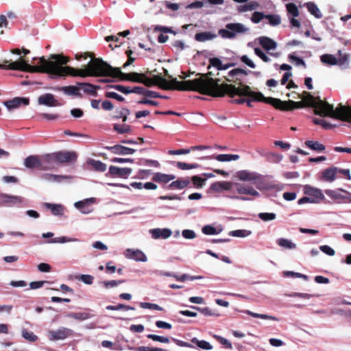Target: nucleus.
I'll list each match as a JSON object with an SVG mask.
<instances>
[{
    "instance_id": "obj_1",
    "label": "nucleus",
    "mask_w": 351,
    "mask_h": 351,
    "mask_svg": "<svg viewBox=\"0 0 351 351\" xmlns=\"http://www.w3.org/2000/svg\"><path fill=\"white\" fill-rule=\"evenodd\" d=\"M69 62V58L62 54H52L48 60L43 56L39 58L38 65H30L23 58H20L19 60L8 64V68L10 70H19L29 73H44L57 76H80L99 77L110 76L116 77L115 70L100 58H93L88 62L84 69H75L66 65Z\"/></svg>"
},
{
    "instance_id": "obj_2",
    "label": "nucleus",
    "mask_w": 351,
    "mask_h": 351,
    "mask_svg": "<svg viewBox=\"0 0 351 351\" xmlns=\"http://www.w3.org/2000/svg\"><path fill=\"white\" fill-rule=\"evenodd\" d=\"M199 78L193 80H185L179 82L174 80L173 82L180 85L179 90L181 91H196L202 95H209L215 97H221L228 95L233 98L236 95L252 96L253 90L249 86L242 88H236L235 85L226 83L219 84V79L211 77L212 72L206 73H197Z\"/></svg>"
},
{
    "instance_id": "obj_3",
    "label": "nucleus",
    "mask_w": 351,
    "mask_h": 351,
    "mask_svg": "<svg viewBox=\"0 0 351 351\" xmlns=\"http://www.w3.org/2000/svg\"><path fill=\"white\" fill-rule=\"evenodd\" d=\"M252 97L256 101H262L274 106L276 109L282 111H291L296 108L304 107H312L314 108L315 114L322 117H327V110H332L330 104L322 101L319 97H313L310 93L304 91L298 97L302 98L300 101L292 100L282 101L280 99L274 97H265L261 93L253 91Z\"/></svg>"
},
{
    "instance_id": "obj_4",
    "label": "nucleus",
    "mask_w": 351,
    "mask_h": 351,
    "mask_svg": "<svg viewBox=\"0 0 351 351\" xmlns=\"http://www.w3.org/2000/svg\"><path fill=\"white\" fill-rule=\"evenodd\" d=\"M174 80H177V79L173 78L169 82L165 78L159 75H154L152 78H150L147 77L145 75V74H144V77L143 78V82H141V84H144L147 87L158 86L161 89L163 90H179L180 85L177 83L173 82Z\"/></svg>"
},
{
    "instance_id": "obj_5",
    "label": "nucleus",
    "mask_w": 351,
    "mask_h": 351,
    "mask_svg": "<svg viewBox=\"0 0 351 351\" xmlns=\"http://www.w3.org/2000/svg\"><path fill=\"white\" fill-rule=\"evenodd\" d=\"M77 154L74 151H60L46 154L43 159L45 162H56L60 164L70 163L76 161Z\"/></svg>"
},
{
    "instance_id": "obj_6",
    "label": "nucleus",
    "mask_w": 351,
    "mask_h": 351,
    "mask_svg": "<svg viewBox=\"0 0 351 351\" xmlns=\"http://www.w3.org/2000/svg\"><path fill=\"white\" fill-rule=\"evenodd\" d=\"M330 107L332 110L331 111L329 110H327V117L351 123L350 106L339 104L335 110L331 104Z\"/></svg>"
},
{
    "instance_id": "obj_7",
    "label": "nucleus",
    "mask_w": 351,
    "mask_h": 351,
    "mask_svg": "<svg viewBox=\"0 0 351 351\" xmlns=\"http://www.w3.org/2000/svg\"><path fill=\"white\" fill-rule=\"evenodd\" d=\"M325 193L337 204L351 203V193L343 189H327Z\"/></svg>"
},
{
    "instance_id": "obj_8",
    "label": "nucleus",
    "mask_w": 351,
    "mask_h": 351,
    "mask_svg": "<svg viewBox=\"0 0 351 351\" xmlns=\"http://www.w3.org/2000/svg\"><path fill=\"white\" fill-rule=\"evenodd\" d=\"M226 29L219 30V34L224 38L232 39L235 37L237 34L244 33L246 31L244 25L241 23H228L226 25Z\"/></svg>"
},
{
    "instance_id": "obj_9",
    "label": "nucleus",
    "mask_w": 351,
    "mask_h": 351,
    "mask_svg": "<svg viewBox=\"0 0 351 351\" xmlns=\"http://www.w3.org/2000/svg\"><path fill=\"white\" fill-rule=\"evenodd\" d=\"M250 73H251V71L249 70L236 68L230 71L228 73V75L224 77V78L227 82H234L238 84L239 86L237 88H242L243 86H246L245 84H243L242 77L247 76Z\"/></svg>"
},
{
    "instance_id": "obj_10",
    "label": "nucleus",
    "mask_w": 351,
    "mask_h": 351,
    "mask_svg": "<svg viewBox=\"0 0 351 351\" xmlns=\"http://www.w3.org/2000/svg\"><path fill=\"white\" fill-rule=\"evenodd\" d=\"M116 77H119L122 81H130L132 82L141 83L144 77V73L131 72L128 73H123L120 68L116 67Z\"/></svg>"
},
{
    "instance_id": "obj_11",
    "label": "nucleus",
    "mask_w": 351,
    "mask_h": 351,
    "mask_svg": "<svg viewBox=\"0 0 351 351\" xmlns=\"http://www.w3.org/2000/svg\"><path fill=\"white\" fill-rule=\"evenodd\" d=\"M132 168L110 166L108 173L106 174V176L112 178H120L126 179L132 173Z\"/></svg>"
},
{
    "instance_id": "obj_12",
    "label": "nucleus",
    "mask_w": 351,
    "mask_h": 351,
    "mask_svg": "<svg viewBox=\"0 0 351 351\" xmlns=\"http://www.w3.org/2000/svg\"><path fill=\"white\" fill-rule=\"evenodd\" d=\"M23 202V198L16 195H0V206H13Z\"/></svg>"
},
{
    "instance_id": "obj_13",
    "label": "nucleus",
    "mask_w": 351,
    "mask_h": 351,
    "mask_svg": "<svg viewBox=\"0 0 351 351\" xmlns=\"http://www.w3.org/2000/svg\"><path fill=\"white\" fill-rule=\"evenodd\" d=\"M49 337L51 340H60L64 339L69 337H70L73 331L71 329L66 328H62L57 330H51L49 331Z\"/></svg>"
},
{
    "instance_id": "obj_14",
    "label": "nucleus",
    "mask_w": 351,
    "mask_h": 351,
    "mask_svg": "<svg viewBox=\"0 0 351 351\" xmlns=\"http://www.w3.org/2000/svg\"><path fill=\"white\" fill-rule=\"evenodd\" d=\"M236 177L241 181L247 182L260 180L261 178L260 175L247 170H241L237 172Z\"/></svg>"
},
{
    "instance_id": "obj_15",
    "label": "nucleus",
    "mask_w": 351,
    "mask_h": 351,
    "mask_svg": "<svg viewBox=\"0 0 351 351\" xmlns=\"http://www.w3.org/2000/svg\"><path fill=\"white\" fill-rule=\"evenodd\" d=\"M104 148L110 151L112 154L120 155L133 154L136 152L134 149L127 147L121 145L106 146Z\"/></svg>"
},
{
    "instance_id": "obj_16",
    "label": "nucleus",
    "mask_w": 351,
    "mask_h": 351,
    "mask_svg": "<svg viewBox=\"0 0 351 351\" xmlns=\"http://www.w3.org/2000/svg\"><path fill=\"white\" fill-rule=\"evenodd\" d=\"M124 254L128 258L133 259L136 261L145 262L147 260L146 255L139 250L127 249Z\"/></svg>"
},
{
    "instance_id": "obj_17",
    "label": "nucleus",
    "mask_w": 351,
    "mask_h": 351,
    "mask_svg": "<svg viewBox=\"0 0 351 351\" xmlns=\"http://www.w3.org/2000/svg\"><path fill=\"white\" fill-rule=\"evenodd\" d=\"M25 166L27 168H38L40 169H47V167H43L42 161L37 156H29L27 157L24 162Z\"/></svg>"
},
{
    "instance_id": "obj_18",
    "label": "nucleus",
    "mask_w": 351,
    "mask_h": 351,
    "mask_svg": "<svg viewBox=\"0 0 351 351\" xmlns=\"http://www.w3.org/2000/svg\"><path fill=\"white\" fill-rule=\"evenodd\" d=\"M29 104V99L25 97H15L4 102L5 106L9 110L16 108L21 105L27 106Z\"/></svg>"
},
{
    "instance_id": "obj_19",
    "label": "nucleus",
    "mask_w": 351,
    "mask_h": 351,
    "mask_svg": "<svg viewBox=\"0 0 351 351\" xmlns=\"http://www.w3.org/2000/svg\"><path fill=\"white\" fill-rule=\"evenodd\" d=\"M77 86H79V88L83 90L85 93L94 97L97 96V90L101 88L100 86L86 82L77 83Z\"/></svg>"
},
{
    "instance_id": "obj_20",
    "label": "nucleus",
    "mask_w": 351,
    "mask_h": 351,
    "mask_svg": "<svg viewBox=\"0 0 351 351\" xmlns=\"http://www.w3.org/2000/svg\"><path fill=\"white\" fill-rule=\"evenodd\" d=\"M337 171V167H330L326 169L322 172L321 180L324 182H332L336 178V173Z\"/></svg>"
},
{
    "instance_id": "obj_21",
    "label": "nucleus",
    "mask_w": 351,
    "mask_h": 351,
    "mask_svg": "<svg viewBox=\"0 0 351 351\" xmlns=\"http://www.w3.org/2000/svg\"><path fill=\"white\" fill-rule=\"evenodd\" d=\"M237 191L239 194L250 195L252 196L258 197L259 193L252 186L249 185L237 184Z\"/></svg>"
},
{
    "instance_id": "obj_22",
    "label": "nucleus",
    "mask_w": 351,
    "mask_h": 351,
    "mask_svg": "<svg viewBox=\"0 0 351 351\" xmlns=\"http://www.w3.org/2000/svg\"><path fill=\"white\" fill-rule=\"evenodd\" d=\"M231 183L229 182H226V181H219V182H213L211 185H210V190L215 191V192H217V193H220L223 191H229L231 189Z\"/></svg>"
},
{
    "instance_id": "obj_23",
    "label": "nucleus",
    "mask_w": 351,
    "mask_h": 351,
    "mask_svg": "<svg viewBox=\"0 0 351 351\" xmlns=\"http://www.w3.org/2000/svg\"><path fill=\"white\" fill-rule=\"evenodd\" d=\"M150 233L154 239H158L160 238L167 239L171 235V230L168 228L160 229L155 228L150 230Z\"/></svg>"
},
{
    "instance_id": "obj_24",
    "label": "nucleus",
    "mask_w": 351,
    "mask_h": 351,
    "mask_svg": "<svg viewBox=\"0 0 351 351\" xmlns=\"http://www.w3.org/2000/svg\"><path fill=\"white\" fill-rule=\"evenodd\" d=\"M38 103L42 105L47 106H58L57 100L54 99L52 94L46 93L38 97Z\"/></svg>"
},
{
    "instance_id": "obj_25",
    "label": "nucleus",
    "mask_w": 351,
    "mask_h": 351,
    "mask_svg": "<svg viewBox=\"0 0 351 351\" xmlns=\"http://www.w3.org/2000/svg\"><path fill=\"white\" fill-rule=\"evenodd\" d=\"M304 193L305 195L312 196L316 199H319L321 200H324L325 198L324 195H323L320 189L312 187L308 185H306L304 186Z\"/></svg>"
},
{
    "instance_id": "obj_26",
    "label": "nucleus",
    "mask_w": 351,
    "mask_h": 351,
    "mask_svg": "<svg viewBox=\"0 0 351 351\" xmlns=\"http://www.w3.org/2000/svg\"><path fill=\"white\" fill-rule=\"evenodd\" d=\"M191 181L189 178H178L176 181L172 182L168 186L170 189H182L186 187Z\"/></svg>"
},
{
    "instance_id": "obj_27",
    "label": "nucleus",
    "mask_w": 351,
    "mask_h": 351,
    "mask_svg": "<svg viewBox=\"0 0 351 351\" xmlns=\"http://www.w3.org/2000/svg\"><path fill=\"white\" fill-rule=\"evenodd\" d=\"M176 178V176L174 175L171 174H165L160 172L156 173L152 180L154 182H159V183H168L169 181L173 180Z\"/></svg>"
},
{
    "instance_id": "obj_28",
    "label": "nucleus",
    "mask_w": 351,
    "mask_h": 351,
    "mask_svg": "<svg viewBox=\"0 0 351 351\" xmlns=\"http://www.w3.org/2000/svg\"><path fill=\"white\" fill-rule=\"evenodd\" d=\"M204 158H214L219 162H228L238 160L239 158V156L237 154H218L215 156H206Z\"/></svg>"
},
{
    "instance_id": "obj_29",
    "label": "nucleus",
    "mask_w": 351,
    "mask_h": 351,
    "mask_svg": "<svg viewBox=\"0 0 351 351\" xmlns=\"http://www.w3.org/2000/svg\"><path fill=\"white\" fill-rule=\"evenodd\" d=\"M217 37V35L210 32H203L195 34V39L197 42H206L213 40Z\"/></svg>"
},
{
    "instance_id": "obj_30",
    "label": "nucleus",
    "mask_w": 351,
    "mask_h": 351,
    "mask_svg": "<svg viewBox=\"0 0 351 351\" xmlns=\"http://www.w3.org/2000/svg\"><path fill=\"white\" fill-rule=\"evenodd\" d=\"M259 43L265 50L274 49L276 47V43L272 39L265 36L259 38Z\"/></svg>"
},
{
    "instance_id": "obj_31",
    "label": "nucleus",
    "mask_w": 351,
    "mask_h": 351,
    "mask_svg": "<svg viewBox=\"0 0 351 351\" xmlns=\"http://www.w3.org/2000/svg\"><path fill=\"white\" fill-rule=\"evenodd\" d=\"M80 88H79V86H68L59 88V90L63 91L65 94L77 97H82V95L80 93Z\"/></svg>"
},
{
    "instance_id": "obj_32",
    "label": "nucleus",
    "mask_w": 351,
    "mask_h": 351,
    "mask_svg": "<svg viewBox=\"0 0 351 351\" xmlns=\"http://www.w3.org/2000/svg\"><path fill=\"white\" fill-rule=\"evenodd\" d=\"M260 6L259 3L256 1H251L245 5L238 6L237 10L239 12H245L247 11L255 10Z\"/></svg>"
},
{
    "instance_id": "obj_33",
    "label": "nucleus",
    "mask_w": 351,
    "mask_h": 351,
    "mask_svg": "<svg viewBox=\"0 0 351 351\" xmlns=\"http://www.w3.org/2000/svg\"><path fill=\"white\" fill-rule=\"evenodd\" d=\"M306 7L308 9V11L313 15L317 19H321L322 17V14L317 7V5L313 2H308L306 3Z\"/></svg>"
},
{
    "instance_id": "obj_34",
    "label": "nucleus",
    "mask_w": 351,
    "mask_h": 351,
    "mask_svg": "<svg viewBox=\"0 0 351 351\" xmlns=\"http://www.w3.org/2000/svg\"><path fill=\"white\" fill-rule=\"evenodd\" d=\"M350 54L343 53L341 50L338 51V57L337 58V64L342 66H347L349 64Z\"/></svg>"
},
{
    "instance_id": "obj_35",
    "label": "nucleus",
    "mask_w": 351,
    "mask_h": 351,
    "mask_svg": "<svg viewBox=\"0 0 351 351\" xmlns=\"http://www.w3.org/2000/svg\"><path fill=\"white\" fill-rule=\"evenodd\" d=\"M66 316L80 321H84L92 317V315L87 312L69 313Z\"/></svg>"
},
{
    "instance_id": "obj_36",
    "label": "nucleus",
    "mask_w": 351,
    "mask_h": 351,
    "mask_svg": "<svg viewBox=\"0 0 351 351\" xmlns=\"http://www.w3.org/2000/svg\"><path fill=\"white\" fill-rule=\"evenodd\" d=\"M45 206L46 208L50 209L52 214L54 215H63L64 208L62 205L45 203Z\"/></svg>"
},
{
    "instance_id": "obj_37",
    "label": "nucleus",
    "mask_w": 351,
    "mask_h": 351,
    "mask_svg": "<svg viewBox=\"0 0 351 351\" xmlns=\"http://www.w3.org/2000/svg\"><path fill=\"white\" fill-rule=\"evenodd\" d=\"M305 145L308 148L317 152H323L326 149L325 146L318 141H306Z\"/></svg>"
},
{
    "instance_id": "obj_38",
    "label": "nucleus",
    "mask_w": 351,
    "mask_h": 351,
    "mask_svg": "<svg viewBox=\"0 0 351 351\" xmlns=\"http://www.w3.org/2000/svg\"><path fill=\"white\" fill-rule=\"evenodd\" d=\"M276 243L279 246L285 249L291 250L296 248V245L295 243H293L291 241L285 238L278 239L276 241Z\"/></svg>"
},
{
    "instance_id": "obj_39",
    "label": "nucleus",
    "mask_w": 351,
    "mask_h": 351,
    "mask_svg": "<svg viewBox=\"0 0 351 351\" xmlns=\"http://www.w3.org/2000/svg\"><path fill=\"white\" fill-rule=\"evenodd\" d=\"M191 308L199 311L201 313H202L203 315H204L206 316H216V317L219 316V313H217L213 311L208 307L201 308V307H198V306H191Z\"/></svg>"
},
{
    "instance_id": "obj_40",
    "label": "nucleus",
    "mask_w": 351,
    "mask_h": 351,
    "mask_svg": "<svg viewBox=\"0 0 351 351\" xmlns=\"http://www.w3.org/2000/svg\"><path fill=\"white\" fill-rule=\"evenodd\" d=\"M113 129L114 131H116L118 134H125V133H130L131 132V127L129 125L127 124H114Z\"/></svg>"
},
{
    "instance_id": "obj_41",
    "label": "nucleus",
    "mask_w": 351,
    "mask_h": 351,
    "mask_svg": "<svg viewBox=\"0 0 351 351\" xmlns=\"http://www.w3.org/2000/svg\"><path fill=\"white\" fill-rule=\"evenodd\" d=\"M191 342L195 343L199 348L204 350H211L213 348V346L208 342L204 340H198L195 337L191 339Z\"/></svg>"
},
{
    "instance_id": "obj_42",
    "label": "nucleus",
    "mask_w": 351,
    "mask_h": 351,
    "mask_svg": "<svg viewBox=\"0 0 351 351\" xmlns=\"http://www.w3.org/2000/svg\"><path fill=\"white\" fill-rule=\"evenodd\" d=\"M209 64L207 67L210 69L211 66L216 68L217 70L221 71L222 68V62L218 58H211L208 60Z\"/></svg>"
},
{
    "instance_id": "obj_43",
    "label": "nucleus",
    "mask_w": 351,
    "mask_h": 351,
    "mask_svg": "<svg viewBox=\"0 0 351 351\" xmlns=\"http://www.w3.org/2000/svg\"><path fill=\"white\" fill-rule=\"evenodd\" d=\"M147 337L154 341H158L163 343H169L170 342V339L167 337L160 336L154 334H149L147 335Z\"/></svg>"
},
{
    "instance_id": "obj_44",
    "label": "nucleus",
    "mask_w": 351,
    "mask_h": 351,
    "mask_svg": "<svg viewBox=\"0 0 351 351\" xmlns=\"http://www.w3.org/2000/svg\"><path fill=\"white\" fill-rule=\"evenodd\" d=\"M106 309L110 310V311H118V310L134 311V310H135V308L133 306L125 305L123 304H119L117 306L108 305L106 306Z\"/></svg>"
},
{
    "instance_id": "obj_45",
    "label": "nucleus",
    "mask_w": 351,
    "mask_h": 351,
    "mask_svg": "<svg viewBox=\"0 0 351 351\" xmlns=\"http://www.w3.org/2000/svg\"><path fill=\"white\" fill-rule=\"evenodd\" d=\"M246 313L252 316L253 317H255V318H261V319H270V320H273V321L278 320V319L276 317L265 315V314H259V313H253L250 311H246Z\"/></svg>"
},
{
    "instance_id": "obj_46",
    "label": "nucleus",
    "mask_w": 351,
    "mask_h": 351,
    "mask_svg": "<svg viewBox=\"0 0 351 351\" xmlns=\"http://www.w3.org/2000/svg\"><path fill=\"white\" fill-rule=\"evenodd\" d=\"M287 11L289 14L293 17H296L299 15V10L298 7L293 3H289L286 4Z\"/></svg>"
},
{
    "instance_id": "obj_47",
    "label": "nucleus",
    "mask_w": 351,
    "mask_h": 351,
    "mask_svg": "<svg viewBox=\"0 0 351 351\" xmlns=\"http://www.w3.org/2000/svg\"><path fill=\"white\" fill-rule=\"evenodd\" d=\"M90 164L96 171L99 172H104L107 169L106 165L99 160H92Z\"/></svg>"
},
{
    "instance_id": "obj_48",
    "label": "nucleus",
    "mask_w": 351,
    "mask_h": 351,
    "mask_svg": "<svg viewBox=\"0 0 351 351\" xmlns=\"http://www.w3.org/2000/svg\"><path fill=\"white\" fill-rule=\"evenodd\" d=\"M321 60L322 62L328 64L330 65L337 64V58L333 55L324 54L321 56Z\"/></svg>"
},
{
    "instance_id": "obj_49",
    "label": "nucleus",
    "mask_w": 351,
    "mask_h": 351,
    "mask_svg": "<svg viewBox=\"0 0 351 351\" xmlns=\"http://www.w3.org/2000/svg\"><path fill=\"white\" fill-rule=\"evenodd\" d=\"M22 336L26 340L30 342H34L38 339V337L31 331H28L27 329L23 328L22 330Z\"/></svg>"
},
{
    "instance_id": "obj_50",
    "label": "nucleus",
    "mask_w": 351,
    "mask_h": 351,
    "mask_svg": "<svg viewBox=\"0 0 351 351\" xmlns=\"http://www.w3.org/2000/svg\"><path fill=\"white\" fill-rule=\"evenodd\" d=\"M265 19H268L271 25H278L281 23L280 17L277 14H267Z\"/></svg>"
},
{
    "instance_id": "obj_51",
    "label": "nucleus",
    "mask_w": 351,
    "mask_h": 351,
    "mask_svg": "<svg viewBox=\"0 0 351 351\" xmlns=\"http://www.w3.org/2000/svg\"><path fill=\"white\" fill-rule=\"evenodd\" d=\"M176 166L178 169L182 170H187V169H197L199 167V165L196 163L188 164L183 162H178L176 163Z\"/></svg>"
},
{
    "instance_id": "obj_52",
    "label": "nucleus",
    "mask_w": 351,
    "mask_h": 351,
    "mask_svg": "<svg viewBox=\"0 0 351 351\" xmlns=\"http://www.w3.org/2000/svg\"><path fill=\"white\" fill-rule=\"evenodd\" d=\"M190 181L193 182L195 188H202L204 185L206 180L198 176H193L191 177Z\"/></svg>"
},
{
    "instance_id": "obj_53",
    "label": "nucleus",
    "mask_w": 351,
    "mask_h": 351,
    "mask_svg": "<svg viewBox=\"0 0 351 351\" xmlns=\"http://www.w3.org/2000/svg\"><path fill=\"white\" fill-rule=\"evenodd\" d=\"M125 282V280H108V281H102L101 284L103 285V286L106 289H108L110 287H114L116 286H118L120 284L124 283Z\"/></svg>"
},
{
    "instance_id": "obj_54",
    "label": "nucleus",
    "mask_w": 351,
    "mask_h": 351,
    "mask_svg": "<svg viewBox=\"0 0 351 351\" xmlns=\"http://www.w3.org/2000/svg\"><path fill=\"white\" fill-rule=\"evenodd\" d=\"M173 278L178 281L184 282L186 280H193L197 279H202L203 277L201 276H191L187 274H183L181 276L173 275Z\"/></svg>"
},
{
    "instance_id": "obj_55",
    "label": "nucleus",
    "mask_w": 351,
    "mask_h": 351,
    "mask_svg": "<svg viewBox=\"0 0 351 351\" xmlns=\"http://www.w3.org/2000/svg\"><path fill=\"white\" fill-rule=\"evenodd\" d=\"M42 178L45 180H49V181L60 182L62 179L66 178L67 177L53 175V174H50V173H46V174L43 175Z\"/></svg>"
},
{
    "instance_id": "obj_56",
    "label": "nucleus",
    "mask_w": 351,
    "mask_h": 351,
    "mask_svg": "<svg viewBox=\"0 0 351 351\" xmlns=\"http://www.w3.org/2000/svg\"><path fill=\"white\" fill-rule=\"evenodd\" d=\"M289 59L293 62L296 66H302L304 68L306 66L305 62L301 58L295 55L289 54Z\"/></svg>"
},
{
    "instance_id": "obj_57",
    "label": "nucleus",
    "mask_w": 351,
    "mask_h": 351,
    "mask_svg": "<svg viewBox=\"0 0 351 351\" xmlns=\"http://www.w3.org/2000/svg\"><path fill=\"white\" fill-rule=\"evenodd\" d=\"M276 217V214L272 213H261L258 214V217L264 221L274 220Z\"/></svg>"
},
{
    "instance_id": "obj_58",
    "label": "nucleus",
    "mask_w": 351,
    "mask_h": 351,
    "mask_svg": "<svg viewBox=\"0 0 351 351\" xmlns=\"http://www.w3.org/2000/svg\"><path fill=\"white\" fill-rule=\"evenodd\" d=\"M140 306L143 308L154 309L157 311H163V308L156 304L149 303V302H141Z\"/></svg>"
},
{
    "instance_id": "obj_59",
    "label": "nucleus",
    "mask_w": 351,
    "mask_h": 351,
    "mask_svg": "<svg viewBox=\"0 0 351 351\" xmlns=\"http://www.w3.org/2000/svg\"><path fill=\"white\" fill-rule=\"evenodd\" d=\"M77 278L86 285H92L94 280V277L89 274H82Z\"/></svg>"
},
{
    "instance_id": "obj_60",
    "label": "nucleus",
    "mask_w": 351,
    "mask_h": 351,
    "mask_svg": "<svg viewBox=\"0 0 351 351\" xmlns=\"http://www.w3.org/2000/svg\"><path fill=\"white\" fill-rule=\"evenodd\" d=\"M250 233V231H247L245 230H237L231 231L230 232V235L237 237H245L248 236Z\"/></svg>"
},
{
    "instance_id": "obj_61",
    "label": "nucleus",
    "mask_w": 351,
    "mask_h": 351,
    "mask_svg": "<svg viewBox=\"0 0 351 351\" xmlns=\"http://www.w3.org/2000/svg\"><path fill=\"white\" fill-rule=\"evenodd\" d=\"M215 339H216L221 344H222L227 349H232V343L226 339L219 336V335H215Z\"/></svg>"
},
{
    "instance_id": "obj_62",
    "label": "nucleus",
    "mask_w": 351,
    "mask_h": 351,
    "mask_svg": "<svg viewBox=\"0 0 351 351\" xmlns=\"http://www.w3.org/2000/svg\"><path fill=\"white\" fill-rule=\"evenodd\" d=\"M266 15L263 12H254L252 15L251 20L254 23H259L262 19H265Z\"/></svg>"
},
{
    "instance_id": "obj_63",
    "label": "nucleus",
    "mask_w": 351,
    "mask_h": 351,
    "mask_svg": "<svg viewBox=\"0 0 351 351\" xmlns=\"http://www.w3.org/2000/svg\"><path fill=\"white\" fill-rule=\"evenodd\" d=\"M202 230L204 234L207 235L217 234L216 228L210 225H206L204 226Z\"/></svg>"
},
{
    "instance_id": "obj_64",
    "label": "nucleus",
    "mask_w": 351,
    "mask_h": 351,
    "mask_svg": "<svg viewBox=\"0 0 351 351\" xmlns=\"http://www.w3.org/2000/svg\"><path fill=\"white\" fill-rule=\"evenodd\" d=\"M255 54L258 56L265 62H269V58L259 48L254 49Z\"/></svg>"
}]
</instances>
